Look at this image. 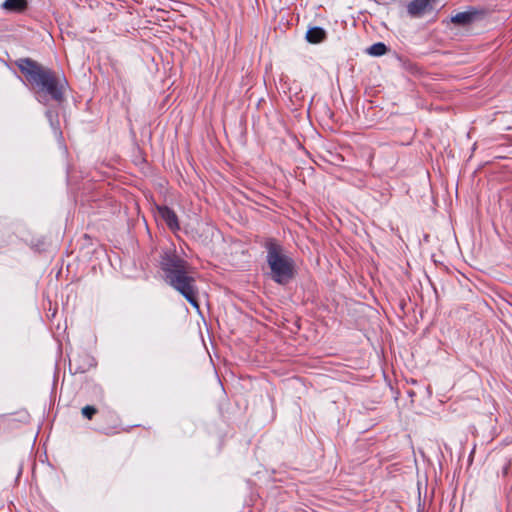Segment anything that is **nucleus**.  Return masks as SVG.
Here are the masks:
<instances>
[{
	"mask_svg": "<svg viewBox=\"0 0 512 512\" xmlns=\"http://www.w3.org/2000/svg\"><path fill=\"white\" fill-rule=\"evenodd\" d=\"M165 282L178 291L194 308L199 310L198 288L191 265L175 250L163 252L160 260Z\"/></svg>",
	"mask_w": 512,
	"mask_h": 512,
	"instance_id": "obj_1",
	"label": "nucleus"
},
{
	"mask_svg": "<svg viewBox=\"0 0 512 512\" xmlns=\"http://www.w3.org/2000/svg\"><path fill=\"white\" fill-rule=\"evenodd\" d=\"M16 65L27 80L38 88L39 92L50 95L56 101L63 100L65 80H61L51 69L31 58H21L16 61Z\"/></svg>",
	"mask_w": 512,
	"mask_h": 512,
	"instance_id": "obj_2",
	"label": "nucleus"
},
{
	"mask_svg": "<svg viewBox=\"0 0 512 512\" xmlns=\"http://www.w3.org/2000/svg\"><path fill=\"white\" fill-rule=\"evenodd\" d=\"M267 263L271 270V278L278 284L284 285L293 278L294 262L284 248L273 238L265 242Z\"/></svg>",
	"mask_w": 512,
	"mask_h": 512,
	"instance_id": "obj_3",
	"label": "nucleus"
},
{
	"mask_svg": "<svg viewBox=\"0 0 512 512\" xmlns=\"http://www.w3.org/2000/svg\"><path fill=\"white\" fill-rule=\"evenodd\" d=\"M435 0H413L407 5V13L411 18H421L434 10Z\"/></svg>",
	"mask_w": 512,
	"mask_h": 512,
	"instance_id": "obj_4",
	"label": "nucleus"
},
{
	"mask_svg": "<svg viewBox=\"0 0 512 512\" xmlns=\"http://www.w3.org/2000/svg\"><path fill=\"white\" fill-rule=\"evenodd\" d=\"M157 211L161 219L165 221L171 230L176 231L179 229L178 217L172 209L167 206H157Z\"/></svg>",
	"mask_w": 512,
	"mask_h": 512,
	"instance_id": "obj_5",
	"label": "nucleus"
},
{
	"mask_svg": "<svg viewBox=\"0 0 512 512\" xmlns=\"http://www.w3.org/2000/svg\"><path fill=\"white\" fill-rule=\"evenodd\" d=\"M327 38L326 31L318 26L311 27L306 32V40L311 44H319Z\"/></svg>",
	"mask_w": 512,
	"mask_h": 512,
	"instance_id": "obj_6",
	"label": "nucleus"
},
{
	"mask_svg": "<svg viewBox=\"0 0 512 512\" xmlns=\"http://www.w3.org/2000/svg\"><path fill=\"white\" fill-rule=\"evenodd\" d=\"M26 7V0H6L2 4V8L10 12H22Z\"/></svg>",
	"mask_w": 512,
	"mask_h": 512,
	"instance_id": "obj_7",
	"label": "nucleus"
},
{
	"mask_svg": "<svg viewBox=\"0 0 512 512\" xmlns=\"http://www.w3.org/2000/svg\"><path fill=\"white\" fill-rule=\"evenodd\" d=\"M474 14L471 12H460L451 18V21L457 25H467L472 22Z\"/></svg>",
	"mask_w": 512,
	"mask_h": 512,
	"instance_id": "obj_8",
	"label": "nucleus"
},
{
	"mask_svg": "<svg viewBox=\"0 0 512 512\" xmlns=\"http://www.w3.org/2000/svg\"><path fill=\"white\" fill-rule=\"evenodd\" d=\"M368 53L373 56H382L387 52V47L384 43L378 42L368 48Z\"/></svg>",
	"mask_w": 512,
	"mask_h": 512,
	"instance_id": "obj_9",
	"label": "nucleus"
},
{
	"mask_svg": "<svg viewBox=\"0 0 512 512\" xmlns=\"http://www.w3.org/2000/svg\"><path fill=\"white\" fill-rule=\"evenodd\" d=\"M96 413L97 409L94 406L87 405L82 408V415L89 420H91Z\"/></svg>",
	"mask_w": 512,
	"mask_h": 512,
	"instance_id": "obj_10",
	"label": "nucleus"
}]
</instances>
